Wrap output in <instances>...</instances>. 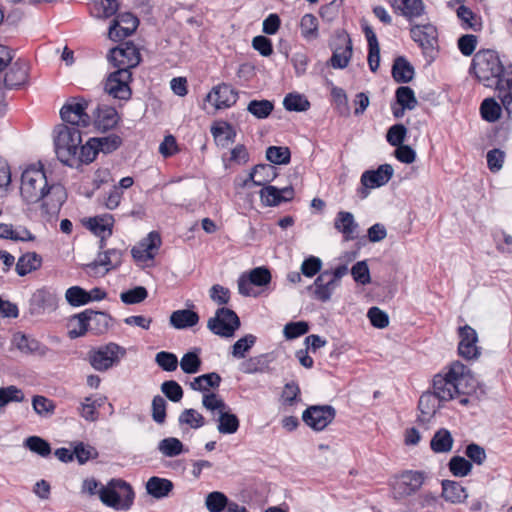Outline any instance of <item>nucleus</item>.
Instances as JSON below:
<instances>
[{
    "instance_id": "1",
    "label": "nucleus",
    "mask_w": 512,
    "mask_h": 512,
    "mask_svg": "<svg viewBox=\"0 0 512 512\" xmlns=\"http://www.w3.org/2000/svg\"><path fill=\"white\" fill-rule=\"evenodd\" d=\"M482 85L496 90L508 118L512 119V64L505 65L492 49H482Z\"/></svg>"
},
{
    "instance_id": "2",
    "label": "nucleus",
    "mask_w": 512,
    "mask_h": 512,
    "mask_svg": "<svg viewBox=\"0 0 512 512\" xmlns=\"http://www.w3.org/2000/svg\"><path fill=\"white\" fill-rule=\"evenodd\" d=\"M472 382L471 370L460 361H454L433 377L432 387L440 400L449 401L468 394L474 388Z\"/></svg>"
},
{
    "instance_id": "3",
    "label": "nucleus",
    "mask_w": 512,
    "mask_h": 512,
    "mask_svg": "<svg viewBox=\"0 0 512 512\" xmlns=\"http://www.w3.org/2000/svg\"><path fill=\"white\" fill-rule=\"evenodd\" d=\"M52 191L53 194L62 193L60 187L49 186L45 172L42 168L31 166L21 175L20 193L27 204H36L43 200Z\"/></svg>"
},
{
    "instance_id": "4",
    "label": "nucleus",
    "mask_w": 512,
    "mask_h": 512,
    "mask_svg": "<svg viewBox=\"0 0 512 512\" xmlns=\"http://www.w3.org/2000/svg\"><path fill=\"white\" fill-rule=\"evenodd\" d=\"M56 133L54 145L58 160L68 167H74L77 163V150L82 143L79 128L59 125Z\"/></svg>"
},
{
    "instance_id": "5",
    "label": "nucleus",
    "mask_w": 512,
    "mask_h": 512,
    "mask_svg": "<svg viewBox=\"0 0 512 512\" xmlns=\"http://www.w3.org/2000/svg\"><path fill=\"white\" fill-rule=\"evenodd\" d=\"M101 502L116 510H128L134 504L135 493L132 486L123 479H111L99 489Z\"/></svg>"
},
{
    "instance_id": "6",
    "label": "nucleus",
    "mask_w": 512,
    "mask_h": 512,
    "mask_svg": "<svg viewBox=\"0 0 512 512\" xmlns=\"http://www.w3.org/2000/svg\"><path fill=\"white\" fill-rule=\"evenodd\" d=\"M427 474L419 470H404L390 483L393 499L400 501L417 493L423 486Z\"/></svg>"
},
{
    "instance_id": "7",
    "label": "nucleus",
    "mask_w": 512,
    "mask_h": 512,
    "mask_svg": "<svg viewBox=\"0 0 512 512\" xmlns=\"http://www.w3.org/2000/svg\"><path fill=\"white\" fill-rule=\"evenodd\" d=\"M240 326L239 316L234 310L227 307L218 308L215 311V315L207 321V328L214 335L222 338L233 337Z\"/></svg>"
},
{
    "instance_id": "8",
    "label": "nucleus",
    "mask_w": 512,
    "mask_h": 512,
    "mask_svg": "<svg viewBox=\"0 0 512 512\" xmlns=\"http://www.w3.org/2000/svg\"><path fill=\"white\" fill-rule=\"evenodd\" d=\"M126 350L116 343H108L93 349L88 354L90 365L97 371H107L120 362Z\"/></svg>"
},
{
    "instance_id": "9",
    "label": "nucleus",
    "mask_w": 512,
    "mask_h": 512,
    "mask_svg": "<svg viewBox=\"0 0 512 512\" xmlns=\"http://www.w3.org/2000/svg\"><path fill=\"white\" fill-rule=\"evenodd\" d=\"M394 169L390 164H381L376 169L366 170L360 177L361 187L357 189V196L366 199L371 189L386 185L393 177Z\"/></svg>"
},
{
    "instance_id": "10",
    "label": "nucleus",
    "mask_w": 512,
    "mask_h": 512,
    "mask_svg": "<svg viewBox=\"0 0 512 512\" xmlns=\"http://www.w3.org/2000/svg\"><path fill=\"white\" fill-rule=\"evenodd\" d=\"M88 102L84 98H71L60 110L61 119L72 127L86 128L91 124V117L86 112Z\"/></svg>"
},
{
    "instance_id": "11",
    "label": "nucleus",
    "mask_w": 512,
    "mask_h": 512,
    "mask_svg": "<svg viewBox=\"0 0 512 512\" xmlns=\"http://www.w3.org/2000/svg\"><path fill=\"white\" fill-rule=\"evenodd\" d=\"M336 417V409L332 405H311L302 413V421L313 431H323Z\"/></svg>"
},
{
    "instance_id": "12",
    "label": "nucleus",
    "mask_w": 512,
    "mask_h": 512,
    "mask_svg": "<svg viewBox=\"0 0 512 512\" xmlns=\"http://www.w3.org/2000/svg\"><path fill=\"white\" fill-rule=\"evenodd\" d=\"M107 58L117 69H128V71L138 66L141 61L140 52L133 42H125L110 49Z\"/></svg>"
},
{
    "instance_id": "13",
    "label": "nucleus",
    "mask_w": 512,
    "mask_h": 512,
    "mask_svg": "<svg viewBox=\"0 0 512 512\" xmlns=\"http://www.w3.org/2000/svg\"><path fill=\"white\" fill-rule=\"evenodd\" d=\"M131 80V71H128V69H117L108 76L104 90L115 99L127 101L132 95V90L129 86Z\"/></svg>"
},
{
    "instance_id": "14",
    "label": "nucleus",
    "mask_w": 512,
    "mask_h": 512,
    "mask_svg": "<svg viewBox=\"0 0 512 512\" xmlns=\"http://www.w3.org/2000/svg\"><path fill=\"white\" fill-rule=\"evenodd\" d=\"M57 293L48 287L37 289L29 300V310L32 315L50 313L58 307Z\"/></svg>"
},
{
    "instance_id": "15",
    "label": "nucleus",
    "mask_w": 512,
    "mask_h": 512,
    "mask_svg": "<svg viewBox=\"0 0 512 512\" xmlns=\"http://www.w3.org/2000/svg\"><path fill=\"white\" fill-rule=\"evenodd\" d=\"M162 245V239L157 231H151L147 236L131 249V254L136 262L145 263L153 260Z\"/></svg>"
},
{
    "instance_id": "16",
    "label": "nucleus",
    "mask_w": 512,
    "mask_h": 512,
    "mask_svg": "<svg viewBox=\"0 0 512 512\" xmlns=\"http://www.w3.org/2000/svg\"><path fill=\"white\" fill-rule=\"evenodd\" d=\"M410 35L413 41L421 47L424 54L434 50L437 45L438 32L432 24L412 25Z\"/></svg>"
},
{
    "instance_id": "17",
    "label": "nucleus",
    "mask_w": 512,
    "mask_h": 512,
    "mask_svg": "<svg viewBox=\"0 0 512 512\" xmlns=\"http://www.w3.org/2000/svg\"><path fill=\"white\" fill-rule=\"evenodd\" d=\"M458 335L460 339L458 343L459 355L467 360L477 358L479 354L478 347L476 346L478 341L477 332L472 327L464 325L459 327Z\"/></svg>"
},
{
    "instance_id": "18",
    "label": "nucleus",
    "mask_w": 512,
    "mask_h": 512,
    "mask_svg": "<svg viewBox=\"0 0 512 512\" xmlns=\"http://www.w3.org/2000/svg\"><path fill=\"white\" fill-rule=\"evenodd\" d=\"M238 99V92L227 83L213 87L207 95V100L214 104L216 109H225L233 106Z\"/></svg>"
},
{
    "instance_id": "19",
    "label": "nucleus",
    "mask_w": 512,
    "mask_h": 512,
    "mask_svg": "<svg viewBox=\"0 0 512 512\" xmlns=\"http://www.w3.org/2000/svg\"><path fill=\"white\" fill-rule=\"evenodd\" d=\"M337 40L339 44L333 49L329 65L334 69H344L352 57V41L348 34L339 35Z\"/></svg>"
},
{
    "instance_id": "20",
    "label": "nucleus",
    "mask_w": 512,
    "mask_h": 512,
    "mask_svg": "<svg viewBox=\"0 0 512 512\" xmlns=\"http://www.w3.org/2000/svg\"><path fill=\"white\" fill-rule=\"evenodd\" d=\"M28 80V66L18 59L11 63L4 77V85L8 89H17Z\"/></svg>"
},
{
    "instance_id": "21",
    "label": "nucleus",
    "mask_w": 512,
    "mask_h": 512,
    "mask_svg": "<svg viewBox=\"0 0 512 512\" xmlns=\"http://www.w3.org/2000/svg\"><path fill=\"white\" fill-rule=\"evenodd\" d=\"M330 271L324 270L315 279L314 283L308 287V290L312 292L313 297L321 302H327L330 300L332 293L335 289L333 280H329Z\"/></svg>"
},
{
    "instance_id": "22",
    "label": "nucleus",
    "mask_w": 512,
    "mask_h": 512,
    "mask_svg": "<svg viewBox=\"0 0 512 512\" xmlns=\"http://www.w3.org/2000/svg\"><path fill=\"white\" fill-rule=\"evenodd\" d=\"M440 402H443V400L439 399L434 390L433 392H423L418 401V409L421 413L418 416V421L421 423L428 422L441 407Z\"/></svg>"
},
{
    "instance_id": "23",
    "label": "nucleus",
    "mask_w": 512,
    "mask_h": 512,
    "mask_svg": "<svg viewBox=\"0 0 512 512\" xmlns=\"http://www.w3.org/2000/svg\"><path fill=\"white\" fill-rule=\"evenodd\" d=\"M94 116V125L101 132L113 129L120 120L117 110L111 106H98Z\"/></svg>"
},
{
    "instance_id": "24",
    "label": "nucleus",
    "mask_w": 512,
    "mask_h": 512,
    "mask_svg": "<svg viewBox=\"0 0 512 512\" xmlns=\"http://www.w3.org/2000/svg\"><path fill=\"white\" fill-rule=\"evenodd\" d=\"M87 312L89 317V332L96 336L105 334L113 321L112 316L107 312L93 309H87Z\"/></svg>"
},
{
    "instance_id": "25",
    "label": "nucleus",
    "mask_w": 512,
    "mask_h": 512,
    "mask_svg": "<svg viewBox=\"0 0 512 512\" xmlns=\"http://www.w3.org/2000/svg\"><path fill=\"white\" fill-rule=\"evenodd\" d=\"M199 319V314L196 311L191 309H180L171 313L169 323L177 330H184L197 325Z\"/></svg>"
},
{
    "instance_id": "26",
    "label": "nucleus",
    "mask_w": 512,
    "mask_h": 512,
    "mask_svg": "<svg viewBox=\"0 0 512 512\" xmlns=\"http://www.w3.org/2000/svg\"><path fill=\"white\" fill-rule=\"evenodd\" d=\"M392 6L399 11L409 22L425 13L422 0H391Z\"/></svg>"
},
{
    "instance_id": "27",
    "label": "nucleus",
    "mask_w": 512,
    "mask_h": 512,
    "mask_svg": "<svg viewBox=\"0 0 512 512\" xmlns=\"http://www.w3.org/2000/svg\"><path fill=\"white\" fill-rule=\"evenodd\" d=\"M334 227L343 234L345 240L355 239L358 224L351 212L339 211L334 219Z\"/></svg>"
},
{
    "instance_id": "28",
    "label": "nucleus",
    "mask_w": 512,
    "mask_h": 512,
    "mask_svg": "<svg viewBox=\"0 0 512 512\" xmlns=\"http://www.w3.org/2000/svg\"><path fill=\"white\" fill-rule=\"evenodd\" d=\"M147 493L155 499L167 497L173 490L174 484L167 478L152 476L146 482Z\"/></svg>"
},
{
    "instance_id": "29",
    "label": "nucleus",
    "mask_w": 512,
    "mask_h": 512,
    "mask_svg": "<svg viewBox=\"0 0 512 512\" xmlns=\"http://www.w3.org/2000/svg\"><path fill=\"white\" fill-rule=\"evenodd\" d=\"M114 217L113 215L106 213L91 217L87 221V228L95 235L111 236L113 233Z\"/></svg>"
},
{
    "instance_id": "30",
    "label": "nucleus",
    "mask_w": 512,
    "mask_h": 512,
    "mask_svg": "<svg viewBox=\"0 0 512 512\" xmlns=\"http://www.w3.org/2000/svg\"><path fill=\"white\" fill-rule=\"evenodd\" d=\"M89 332V317L87 309L70 317L68 321V336L70 339L83 337Z\"/></svg>"
},
{
    "instance_id": "31",
    "label": "nucleus",
    "mask_w": 512,
    "mask_h": 512,
    "mask_svg": "<svg viewBox=\"0 0 512 512\" xmlns=\"http://www.w3.org/2000/svg\"><path fill=\"white\" fill-rule=\"evenodd\" d=\"M391 73L396 83H408L413 79L415 71L405 57L399 56L394 60Z\"/></svg>"
},
{
    "instance_id": "32",
    "label": "nucleus",
    "mask_w": 512,
    "mask_h": 512,
    "mask_svg": "<svg viewBox=\"0 0 512 512\" xmlns=\"http://www.w3.org/2000/svg\"><path fill=\"white\" fill-rule=\"evenodd\" d=\"M42 266V257L36 252H27L18 258L16 263V272L20 277L40 269Z\"/></svg>"
},
{
    "instance_id": "33",
    "label": "nucleus",
    "mask_w": 512,
    "mask_h": 512,
    "mask_svg": "<svg viewBox=\"0 0 512 512\" xmlns=\"http://www.w3.org/2000/svg\"><path fill=\"white\" fill-rule=\"evenodd\" d=\"M442 496L446 501L451 503H460L464 501L468 494L466 488L459 482L453 480L442 481Z\"/></svg>"
},
{
    "instance_id": "34",
    "label": "nucleus",
    "mask_w": 512,
    "mask_h": 512,
    "mask_svg": "<svg viewBox=\"0 0 512 512\" xmlns=\"http://www.w3.org/2000/svg\"><path fill=\"white\" fill-rule=\"evenodd\" d=\"M453 443L451 432L446 428H440L434 433L430 441V448L435 453H447L451 451Z\"/></svg>"
},
{
    "instance_id": "35",
    "label": "nucleus",
    "mask_w": 512,
    "mask_h": 512,
    "mask_svg": "<svg viewBox=\"0 0 512 512\" xmlns=\"http://www.w3.org/2000/svg\"><path fill=\"white\" fill-rule=\"evenodd\" d=\"M275 177L274 167L270 164H257L249 173V179L255 186H264Z\"/></svg>"
},
{
    "instance_id": "36",
    "label": "nucleus",
    "mask_w": 512,
    "mask_h": 512,
    "mask_svg": "<svg viewBox=\"0 0 512 512\" xmlns=\"http://www.w3.org/2000/svg\"><path fill=\"white\" fill-rule=\"evenodd\" d=\"M200 353V348H194L182 356L178 364H180V368L185 374H196L200 371L202 365Z\"/></svg>"
},
{
    "instance_id": "37",
    "label": "nucleus",
    "mask_w": 512,
    "mask_h": 512,
    "mask_svg": "<svg viewBox=\"0 0 512 512\" xmlns=\"http://www.w3.org/2000/svg\"><path fill=\"white\" fill-rule=\"evenodd\" d=\"M301 36L307 41L316 40L319 37V22L315 15L306 13L300 20Z\"/></svg>"
},
{
    "instance_id": "38",
    "label": "nucleus",
    "mask_w": 512,
    "mask_h": 512,
    "mask_svg": "<svg viewBox=\"0 0 512 512\" xmlns=\"http://www.w3.org/2000/svg\"><path fill=\"white\" fill-rule=\"evenodd\" d=\"M125 17H129L131 19V26L130 27H123L119 25V23L114 20L113 24L109 27V38L114 41H120L125 39L126 37L130 36L137 28L138 26V19L131 13H126Z\"/></svg>"
},
{
    "instance_id": "39",
    "label": "nucleus",
    "mask_w": 512,
    "mask_h": 512,
    "mask_svg": "<svg viewBox=\"0 0 512 512\" xmlns=\"http://www.w3.org/2000/svg\"><path fill=\"white\" fill-rule=\"evenodd\" d=\"M269 367L267 354H260L244 360L240 365V370L245 374L263 373Z\"/></svg>"
},
{
    "instance_id": "40",
    "label": "nucleus",
    "mask_w": 512,
    "mask_h": 512,
    "mask_svg": "<svg viewBox=\"0 0 512 512\" xmlns=\"http://www.w3.org/2000/svg\"><path fill=\"white\" fill-rule=\"evenodd\" d=\"M218 426L217 429L220 434L229 435L234 434L238 431L240 427V421L236 414L231 413L230 411H222L219 413V417L217 419Z\"/></svg>"
},
{
    "instance_id": "41",
    "label": "nucleus",
    "mask_w": 512,
    "mask_h": 512,
    "mask_svg": "<svg viewBox=\"0 0 512 512\" xmlns=\"http://www.w3.org/2000/svg\"><path fill=\"white\" fill-rule=\"evenodd\" d=\"M158 451L165 457H176L186 452L183 443L176 437L162 439L157 446Z\"/></svg>"
},
{
    "instance_id": "42",
    "label": "nucleus",
    "mask_w": 512,
    "mask_h": 512,
    "mask_svg": "<svg viewBox=\"0 0 512 512\" xmlns=\"http://www.w3.org/2000/svg\"><path fill=\"white\" fill-rule=\"evenodd\" d=\"M178 424L181 428L186 425L188 428L197 430L206 424V420L197 410L187 408L180 413Z\"/></svg>"
},
{
    "instance_id": "43",
    "label": "nucleus",
    "mask_w": 512,
    "mask_h": 512,
    "mask_svg": "<svg viewBox=\"0 0 512 512\" xmlns=\"http://www.w3.org/2000/svg\"><path fill=\"white\" fill-rule=\"evenodd\" d=\"M221 376L216 372H210L198 377H195L190 383L192 390L205 392L208 388H218L221 383Z\"/></svg>"
},
{
    "instance_id": "44",
    "label": "nucleus",
    "mask_w": 512,
    "mask_h": 512,
    "mask_svg": "<svg viewBox=\"0 0 512 512\" xmlns=\"http://www.w3.org/2000/svg\"><path fill=\"white\" fill-rule=\"evenodd\" d=\"M211 133L216 141L222 146L235 141L236 131L234 127L228 122H220L211 127Z\"/></svg>"
},
{
    "instance_id": "45",
    "label": "nucleus",
    "mask_w": 512,
    "mask_h": 512,
    "mask_svg": "<svg viewBox=\"0 0 512 512\" xmlns=\"http://www.w3.org/2000/svg\"><path fill=\"white\" fill-rule=\"evenodd\" d=\"M283 106L290 112L307 111L311 104L306 96L299 93H288L283 100Z\"/></svg>"
},
{
    "instance_id": "46",
    "label": "nucleus",
    "mask_w": 512,
    "mask_h": 512,
    "mask_svg": "<svg viewBox=\"0 0 512 512\" xmlns=\"http://www.w3.org/2000/svg\"><path fill=\"white\" fill-rule=\"evenodd\" d=\"M122 138L117 134H109L104 137H93L92 143L98 147L99 152L110 154L122 145Z\"/></svg>"
},
{
    "instance_id": "47",
    "label": "nucleus",
    "mask_w": 512,
    "mask_h": 512,
    "mask_svg": "<svg viewBox=\"0 0 512 512\" xmlns=\"http://www.w3.org/2000/svg\"><path fill=\"white\" fill-rule=\"evenodd\" d=\"M274 109V103L267 99L251 100L247 105V111L257 119H266Z\"/></svg>"
},
{
    "instance_id": "48",
    "label": "nucleus",
    "mask_w": 512,
    "mask_h": 512,
    "mask_svg": "<svg viewBox=\"0 0 512 512\" xmlns=\"http://www.w3.org/2000/svg\"><path fill=\"white\" fill-rule=\"evenodd\" d=\"M257 341V337L253 334H246L238 339L231 349V355L236 359H244L246 354L252 349Z\"/></svg>"
},
{
    "instance_id": "49",
    "label": "nucleus",
    "mask_w": 512,
    "mask_h": 512,
    "mask_svg": "<svg viewBox=\"0 0 512 512\" xmlns=\"http://www.w3.org/2000/svg\"><path fill=\"white\" fill-rule=\"evenodd\" d=\"M396 104L408 110H413L418 105V100L413 89L409 86H399L395 91Z\"/></svg>"
},
{
    "instance_id": "50",
    "label": "nucleus",
    "mask_w": 512,
    "mask_h": 512,
    "mask_svg": "<svg viewBox=\"0 0 512 512\" xmlns=\"http://www.w3.org/2000/svg\"><path fill=\"white\" fill-rule=\"evenodd\" d=\"M267 160L276 165H286L290 163L291 152L286 146H269L266 150Z\"/></svg>"
},
{
    "instance_id": "51",
    "label": "nucleus",
    "mask_w": 512,
    "mask_h": 512,
    "mask_svg": "<svg viewBox=\"0 0 512 512\" xmlns=\"http://www.w3.org/2000/svg\"><path fill=\"white\" fill-rule=\"evenodd\" d=\"M17 348L25 353H36L39 355H44L46 353V346L41 344L38 340L22 334L18 339H16Z\"/></svg>"
},
{
    "instance_id": "52",
    "label": "nucleus",
    "mask_w": 512,
    "mask_h": 512,
    "mask_svg": "<svg viewBox=\"0 0 512 512\" xmlns=\"http://www.w3.org/2000/svg\"><path fill=\"white\" fill-rule=\"evenodd\" d=\"M502 103H498L494 98L488 97L482 101V119L488 122H496L501 117Z\"/></svg>"
},
{
    "instance_id": "53",
    "label": "nucleus",
    "mask_w": 512,
    "mask_h": 512,
    "mask_svg": "<svg viewBox=\"0 0 512 512\" xmlns=\"http://www.w3.org/2000/svg\"><path fill=\"white\" fill-rule=\"evenodd\" d=\"M24 445L31 452L44 458L48 457L52 451L50 443L39 436H30L26 438Z\"/></svg>"
},
{
    "instance_id": "54",
    "label": "nucleus",
    "mask_w": 512,
    "mask_h": 512,
    "mask_svg": "<svg viewBox=\"0 0 512 512\" xmlns=\"http://www.w3.org/2000/svg\"><path fill=\"white\" fill-rule=\"evenodd\" d=\"M73 454L80 465L87 463L91 459H96L99 456L95 447L84 444L83 442H75L73 444Z\"/></svg>"
},
{
    "instance_id": "55",
    "label": "nucleus",
    "mask_w": 512,
    "mask_h": 512,
    "mask_svg": "<svg viewBox=\"0 0 512 512\" xmlns=\"http://www.w3.org/2000/svg\"><path fill=\"white\" fill-rule=\"evenodd\" d=\"M98 154V147L95 145V143H92V138H90L86 144H80L79 149L77 150V163L74 167L93 162Z\"/></svg>"
},
{
    "instance_id": "56",
    "label": "nucleus",
    "mask_w": 512,
    "mask_h": 512,
    "mask_svg": "<svg viewBox=\"0 0 512 512\" xmlns=\"http://www.w3.org/2000/svg\"><path fill=\"white\" fill-rule=\"evenodd\" d=\"M65 299L72 307H80L88 304V291L80 286H71L65 292Z\"/></svg>"
},
{
    "instance_id": "57",
    "label": "nucleus",
    "mask_w": 512,
    "mask_h": 512,
    "mask_svg": "<svg viewBox=\"0 0 512 512\" xmlns=\"http://www.w3.org/2000/svg\"><path fill=\"white\" fill-rule=\"evenodd\" d=\"M99 267H103L104 268V272L103 274H106L108 273L109 271L111 270H114L115 267L110 259V255H108V251L105 250V251H100L98 254H97V257L94 261L88 263L85 265V270L88 272V273H97V270Z\"/></svg>"
},
{
    "instance_id": "58",
    "label": "nucleus",
    "mask_w": 512,
    "mask_h": 512,
    "mask_svg": "<svg viewBox=\"0 0 512 512\" xmlns=\"http://www.w3.org/2000/svg\"><path fill=\"white\" fill-rule=\"evenodd\" d=\"M448 468L455 477H464L472 469V462L462 456H453L448 462Z\"/></svg>"
},
{
    "instance_id": "59",
    "label": "nucleus",
    "mask_w": 512,
    "mask_h": 512,
    "mask_svg": "<svg viewBox=\"0 0 512 512\" xmlns=\"http://www.w3.org/2000/svg\"><path fill=\"white\" fill-rule=\"evenodd\" d=\"M24 399L23 391L14 385L0 388V408L5 407L11 402H23Z\"/></svg>"
},
{
    "instance_id": "60",
    "label": "nucleus",
    "mask_w": 512,
    "mask_h": 512,
    "mask_svg": "<svg viewBox=\"0 0 512 512\" xmlns=\"http://www.w3.org/2000/svg\"><path fill=\"white\" fill-rule=\"evenodd\" d=\"M261 202L264 206L275 207L283 203L280 190L276 186H263L259 192Z\"/></svg>"
},
{
    "instance_id": "61",
    "label": "nucleus",
    "mask_w": 512,
    "mask_h": 512,
    "mask_svg": "<svg viewBox=\"0 0 512 512\" xmlns=\"http://www.w3.org/2000/svg\"><path fill=\"white\" fill-rule=\"evenodd\" d=\"M148 297V291L144 286H136L121 292L120 299L126 305H134L143 302Z\"/></svg>"
},
{
    "instance_id": "62",
    "label": "nucleus",
    "mask_w": 512,
    "mask_h": 512,
    "mask_svg": "<svg viewBox=\"0 0 512 512\" xmlns=\"http://www.w3.org/2000/svg\"><path fill=\"white\" fill-rule=\"evenodd\" d=\"M246 278L253 284L254 286L262 287L266 286L271 282V272L265 266H259L250 270L249 273H246Z\"/></svg>"
},
{
    "instance_id": "63",
    "label": "nucleus",
    "mask_w": 512,
    "mask_h": 512,
    "mask_svg": "<svg viewBox=\"0 0 512 512\" xmlns=\"http://www.w3.org/2000/svg\"><path fill=\"white\" fill-rule=\"evenodd\" d=\"M205 504L210 512H223L228 505V497L222 492L213 491L207 495Z\"/></svg>"
},
{
    "instance_id": "64",
    "label": "nucleus",
    "mask_w": 512,
    "mask_h": 512,
    "mask_svg": "<svg viewBox=\"0 0 512 512\" xmlns=\"http://www.w3.org/2000/svg\"><path fill=\"white\" fill-rule=\"evenodd\" d=\"M156 364L166 372H173L178 367V358L177 356L168 351H160L155 356Z\"/></svg>"
}]
</instances>
